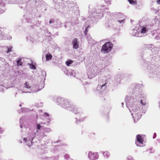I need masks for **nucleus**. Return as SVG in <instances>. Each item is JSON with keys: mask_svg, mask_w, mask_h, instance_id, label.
I'll return each instance as SVG.
<instances>
[{"mask_svg": "<svg viewBox=\"0 0 160 160\" xmlns=\"http://www.w3.org/2000/svg\"><path fill=\"white\" fill-rule=\"evenodd\" d=\"M112 47V45L111 42H107L102 46L101 51L104 52L108 53L111 50Z\"/></svg>", "mask_w": 160, "mask_h": 160, "instance_id": "obj_1", "label": "nucleus"}, {"mask_svg": "<svg viewBox=\"0 0 160 160\" xmlns=\"http://www.w3.org/2000/svg\"><path fill=\"white\" fill-rule=\"evenodd\" d=\"M143 142V139L140 135H138L136 136V141L135 143L136 145L139 147H143L144 146Z\"/></svg>", "mask_w": 160, "mask_h": 160, "instance_id": "obj_2", "label": "nucleus"}, {"mask_svg": "<svg viewBox=\"0 0 160 160\" xmlns=\"http://www.w3.org/2000/svg\"><path fill=\"white\" fill-rule=\"evenodd\" d=\"M88 157L91 160H95L98 158V153L89 152L88 154Z\"/></svg>", "mask_w": 160, "mask_h": 160, "instance_id": "obj_3", "label": "nucleus"}, {"mask_svg": "<svg viewBox=\"0 0 160 160\" xmlns=\"http://www.w3.org/2000/svg\"><path fill=\"white\" fill-rule=\"evenodd\" d=\"M73 48L75 49H77L79 47L78 41L77 38H75L72 42Z\"/></svg>", "mask_w": 160, "mask_h": 160, "instance_id": "obj_4", "label": "nucleus"}, {"mask_svg": "<svg viewBox=\"0 0 160 160\" xmlns=\"http://www.w3.org/2000/svg\"><path fill=\"white\" fill-rule=\"evenodd\" d=\"M72 109L71 110L72 112H73L75 113H77L78 112V108L75 107V106H72Z\"/></svg>", "mask_w": 160, "mask_h": 160, "instance_id": "obj_5", "label": "nucleus"}, {"mask_svg": "<svg viewBox=\"0 0 160 160\" xmlns=\"http://www.w3.org/2000/svg\"><path fill=\"white\" fill-rule=\"evenodd\" d=\"M148 30V29L146 27L143 26L141 28V32L142 33H145Z\"/></svg>", "mask_w": 160, "mask_h": 160, "instance_id": "obj_6", "label": "nucleus"}, {"mask_svg": "<svg viewBox=\"0 0 160 160\" xmlns=\"http://www.w3.org/2000/svg\"><path fill=\"white\" fill-rule=\"evenodd\" d=\"M103 156L105 158H108L110 156V153L107 151L103 152Z\"/></svg>", "mask_w": 160, "mask_h": 160, "instance_id": "obj_7", "label": "nucleus"}, {"mask_svg": "<svg viewBox=\"0 0 160 160\" xmlns=\"http://www.w3.org/2000/svg\"><path fill=\"white\" fill-rule=\"evenodd\" d=\"M52 57V55L50 54H47L46 55V59L47 61H49L51 60Z\"/></svg>", "mask_w": 160, "mask_h": 160, "instance_id": "obj_8", "label": "nucleus"}, {"mask_svg": "<svg viewBox=\"0 0 160 160\" xmlns=\"http://www.w3.org/2000/svg\"><path fill=\"white\" fill-rule=\"evenodd\" d=\"M24 87L27 88H30L31 87L30 84L28 82H26L24 84Z\"/></svg>", "mask_w": 160, "mask_h": 160, "instance_id": "obj_9", "label": "nucleus"}, {"mask_svg": "<svg viewBox=\"0 0 160 160\" xmlns=\"http://www.w3.org/2000/svg\"><path fill=\"white\" fill-rule=\"evenodd\" d=\"M73 62V61L71 60H69L67 61L66 62V65L68 66H69Z\"/></svg>", "mask_w": 160, "mask_h": 160, "instance_id": "obj_10", "label": "nucleus"}, {"mask_svg": "<svg viewBox=\"0 0 160 160\" xmlns=\"http://www.w3.org/2000/svg\"><path fill=\"white\" fill-rule=\"evenodd\" d=\"M155 22H159L160 21V15H158L157 16H156L155 18Z\"/></svg>", "mask_w": 160, "mask_h": 160, "instance_id": "obj_11", "label": "nucleus"}, {"mask_svg": "<svg viewBox=\"0 0 160 160\" xmlns=\"http://www.w3.org/2000/svg\"><path fill=\"white\" fill-rule=\"evenodd\" d=\"M22 59L20 58H19L18 60L17 61V65L18 66H19L20 65L21 66L22 65V62H21Z\"/></svg>", "mask_w": 160, "mask_h": 160, "instance_id": "obj_12", "label": "nucleus"}, {"mask_svg": "<svg viewBox=\"0 0 160 160\" xmlns=\"http://www.w3.org/2000/svg\"><path fill=\"white\" fill-rule=\"evenodd\" d=\"M142 105H145L146 104V102L144 99L143 100L141 99L140 101Z\"/></svg>", "mask_w": 160, "mask_h": 160, "instance_id": "obj_13", "label": "nucleus"}, {"mask_svg": "<svg viewBox=\"0 0 160 160\" xmlns=\"http://www.w3.org/2000/svg\"><path fill=\"white\" fill-rule=\"evenodd\" d=\"M130 4H135L137 3L136 1H128Z\"/></svg>", "mask_w": 160, "mask_h": 160, "instance_id": "obj_14", "label": "nucleus"}, {"mask_svg": "<svg viewBox=\"0 0 160 160\" xmlns=\"http://www.w3.org/2000/svg\"><path fill=\"white\" fill-rule=\"evenodd\" d=\"M30 67L31 69H36V67L35 66L32 64H30Z\"/></svg>", "mask_w": 160, "mask_h": 160, "instance_id": "obj_15", "label": "nucleus"}, {"mask_svg": "<svg viewBox=\"0 0 160 160\" xmlns=\"http://www.w3.org/2000/svg\"><path fill=\"white\" fill-rule=\"evenodd\" d=\"M37 129L38 130H39L40 129V128L42 127L39 124H37Z\"/></svg>", "mask_w": 160, "mask_h": 160, "instance_id": "obj_16", "label": "nucleus"}, {"mask_svg": "<svg viewBox=\"0 0 160 160\" xmlns=\"http://www.w3.org/2000/svg\"><path fill=\"white\" fill-rule=\"evenodd\" d=\"M64 157L66 159L68 160V158H69L70 156L68 154H66L64 155Z\"/></svg>", "mask_w": 160, "mask_h": 160, "instance_id": "obj_17", "label": "nucleus"}, {"mask_svg": "<svg viewBox=\"0 0 160 160\" xmlns=\"http://www.w3.org/2000/svg\"><path fill=\"white\" fill-rule=\"evenodd\" d=\"M12 47H11L10 46V48H8V49L7 52V53H9V52H11L12 51Z\"/></svg>", "mask_w": 160, "mask_h": 160, "instance_id": "obj_18", "label": "nucleus"}, {"mask_svg": "<svg viewBox=\"0 0 160 160\" xmlns=\"http://www.w3.org/2000/svg\"><path fill=\"white\" fill-rule=\"evenodd\" d=\"M90 26H88L86 28V29H85V34H86L87 32H88V31H87V29H88V28Z\"/></svg>", "mask_w": 160, "mask_h": 160, "instance_id": "obj_19", "label": "nucleus"}, {"mask_svg": "<svg viewBox=\"0 0 160 160\" xmlns=\"http://www.w3.org/2000/svg\"><path fill=\"white\" fill-rule=\"evenodd\" d=\"M132 110L133 112H137L138 111V109H137V110H136V109H133Z\"/></svg>", "mask_w": 160, "mask_h": 160, "instance_id": "obj_20", "label": "nucleus"}, {"mask_svg": "<svg viewBox=\"0 0 160 160\" xmlns=\"http://www.w3.org/2000/svg\"><path fill=\"white\" fill-rule=\"evenodd\" d=\"M157 3L158 4H160V1H157Z\"/></svg>", "mask_w": 160, "mask_h": 160, "instance_id": "obj_21", "label": "nucleus"}, {"mask_svg": "<svg viewBox=\"0 0 160 160\" xmlns=\"http://www.w3.org/2000/svg\"><path fill=\"white\" fill-rule=\"evenodd\" d=\"M49 23L51 24V23H53V22H52V21L51 20V21H49Z\"/></svg>", "mask_w": 160, "mask_h": 160, "instance_id": "obj_22", "label": "nucleus"}, {"mask_svg": "<svg viewBox=\"0 0 160 160\" xmlns=\"http://www.w3.org/2000/svg\"><path fill=\"white\" fill-rule=\"evenodd\" d=\"M93 135H94V133H92L91 134V135H90V137H91L92 136V135H93Z\"/></svg>", "mask_w": 160, "mask_h": 160, "instance_id": "obj_23", "label": "nucleus"}, {"mask_svg": "<svg viewBox=\"0 0 160 160\" xmlns=\"http://www.w3.org/2000/svg\"><path fill=\"white\" fill-rule=\"evenodd\" d=\"M106 84V83H105V84H104L102 85V87H103L104 86H105V84Z\"/></svg>", "mask_w": 160, "mask_h": 160, "instance_id": "obj_24", "label": "nucleus"}, {"mask_svg": "<svg viewBox=\"0 0 160 160\" xmlns=\"http://www.w3.org/2000/svg\"><path fill=\"white\" fill-rule=\"evenodd\" d=\"M27 140V139L26 138H24V141H26Z\"/></svg>", "mask_w": 160, "mask_h": 160, "instance_id": "obj_25", "label": "nucleus"}, {"mask_svg": "<svg viewBox=\"0 0 160 160\" xmlns=\"http://www.w3.org/2000/svg\"><path fill=\"white\" fill-rule=\"evenodd\" d=\"M46 129H48L49 130H50V128H46Z\"/></svg>", "mask_w": 160, "mask_h": 160, "instance_id": "obj_26", "label": "nucleus"}]
</instances>
